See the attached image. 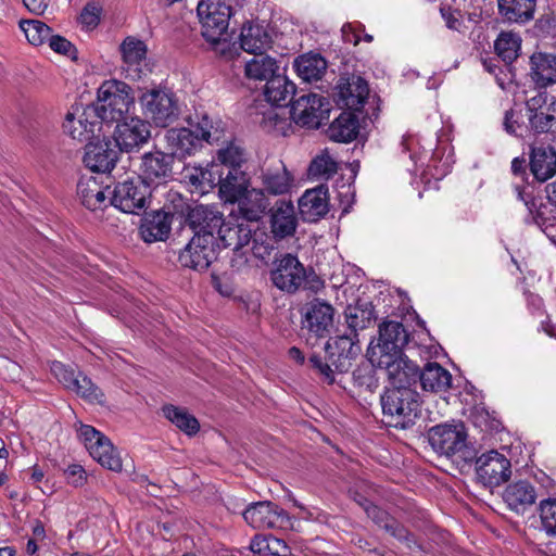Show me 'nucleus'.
I'll use <instances>...</instances> for the list:
<instances>
[{
  "label": "nucleus",
  "instance_id": "1",
  "mask_svg": "<svg viewBox=\"0 0 556 556\" xmlns=\"http://www.w3.org/2000/svg\"><path fill=\"white\" fill-rule=\"evenodd\" d=\"M361 353L358 333L345 332L327 341L324 356L312 354L309 363L319 378L328 383L336 382V375L346 372L352 366V359Z\"/></svg>",
  "mask_w": 556,
  "mask_h": 556
},
{
  "label": "nucleus",
  "instance_id": "2",
  "mask_svg": "<svg viewBox=\"0 0 556 556\" xmlns=\"http://www.w3.org/2000/svg\"><path fill=\"white\" fill-rule=\"evenodd\" d=\"M190 119L189 128H172L166 132V141L170 148V154L179 157L193 154L202 147V142H218L224 137L220 122L213 123L206 114L195 115Z\"/></svg>",
  "mask_w": 556,
  "mask_h": 556
},
{
  "label": "nucleus",
  "instance_id": "3",
  "mask_svg": "<svg viewBox=\"0 0 556 556\" xmlns=\"http://www.w3.org/2000/svg\"><path fill=\"white\" fill-rule=\"evenodd\" d=\"M232 2L233 0H200L197 7L202 36L224 56H231V43L225 36L232 15Z\"/></svg>",
  "mask_w": 556,
  "mask_h": 556
},
{
  "label": "nucleus",
  "instance_id": "4",
  "mask_svg": "<svg viewBox=\"0 0 556 556\" xmlns=\"http://www.w3.org/2000/svg\"><path fill=\"white\" fill-rule=\"evenodd\" d=\"M382 414L390 427L407 429L420 414V396L416 389L386 388L380 399Z\"/></svg>",
  "mask_w": 556,
  "mask_h": 556
},
{
  "label": "nucleus",
  "instance_id": "5",
  "mask_svg": "<svg viewBox=\"0 0 556 556\" xmlns=\"http://www.w3.org/2000/svg\"><path fill=\"white\" fill-rule=\"evenodd\" d=\"M134 104L135 97L130 86L119 80H106L98 89L97 106L91 109V113L101 123H118L127 117Z\"/></svg>",
  "mask_w": 556,
  "mask_h": 556
},
{
  "label": "nucleus",
  "instance_id": "6",
  "mask_svg": "<svg viewBox=\"0 0 556 556\" xmlns=\"http://www.w3.org/2000/svg\"><path fill=\"white\" fill-rule=\"evenodd\" d=\"M431 447L446 457L458 456L465 462L473 458V452L467 445V432L463 424L438 425L428 431Z\"/></svg>",
  "mask_w": 556,
  "mask_h": 556
},
{
  "label": "nucleus",
  "instance_id": "7",
  "mask_svg": "<svg viewBox=\"0 0 556 556\" xmlns=\"http://www.w3.org/2000/svg\"><path fill=\"white\" fill-rule=\"evenodd\" d=\"M143 115L157 127L174 123L179 114L175 94L166 88H152L139 97Z\"/></svg>",
  "mask_w": 556,
  "mask_h": 556
},
{
  "label": "nucleus",
  "instance_id": "8",
  "mask_svg": "<svg viewBox=\"0 0 556 556\" xmlns=\"http://www.w3.org/2000/svg\"><path fill=\"white\" fill-rule=\"evenodd\" d=\"M252 229L249 222L240 216H229L218 231V238L225 248H230L236 257L231 260V266L240 268L248 263L247 250L251 243Z\"/></svg>",
  "mask_w": 556,
  "mask_h": 556
},
{
  "label": "nucleus",
  "instance_id": "9",
  "mask_svg": "<svg viewBox=\"0 0 556 556\" xmlns=\"http://www.w3.org/2000/svg\"><path fill=\"white\" fill-rule=\"evenodd\" d=\"M78 437L90 456L102 467L116 472L122 470L123 462L119 453L108 437L89 425H80Z\"/></svg>",
  "mask_w": 556,
  "mask_h": 556
},
{
  "label": "nucleus",
  "instance_id": "10",
  "mask_svg": "<svg viewBox=\"0 0 556 556\" xmlns=\"http://www.w3.org/2000/svg\"><path fill=\"white\" fill-rule=\"evenodd\" d=\"M110 204L128 214H139L147 206L151 188L138 177L117 182L110 191Z\"/></svg>",
  "mask_w": 556,
  "mask_h": 556
},
{
  "label": "nucleus",
  "instance_id": "11",
  "mask_svg": "<svg viewBox=\"0 0 556 556\" xmlns=\"http://www.w3.org/2000/svg\"><path fill=\"white\" fill-rule=\"evenodd\" d=\"M168 201L173 204V210L167 206V211L161 210L146 217L140 227V233L146 242L163 241L167 239L170 232L172 219L175 214H185L186 201L178 192H169Z\"/></svg>",
  "mask_w": 556,
  "mask_h": 556
},
{
  "label": "nucleus",
  "instance_id": "12",
  "mask_svg": "<svg viewBox=\"0 0 556 556\" xmlns=\"http://www.w3.org/2000/svg\"><path fill=\"white\" fill-rule=\"evenodd\" d=\"M371 361L377 363L378 368L386 370L389 380L387 388L415 389L419 377V367L403 353L391 356L382 355L374 357Z\"/></svg>",
  "mask_w": 556,
  "mask_h": 556
},
{
  "label": "nucleus",
  "instance_id": "13",
  "mask_svg": "<svg viewBox=\"0 0 556 556\" xmlns=\"http://www.w3.org/2000/svg\"><path fill=\"white\" fill-rule=\"evenodd\" d=\"M245 522L253 529H289L292 527L288 513L277 504L264 501L251 503L242 513Z\"/></svg>",
  "mask_w": 556,
  "mask_h": 556
},
{
  "label": "nucleus",
  "instance_id": "14",
  "mask_svg": "<svg viewBox=\"0 0 556 556\" xmlns=\"http://www.w3.org/2000/svg\"><path fill=\"white\" fill-rule=\"evenodd\" d=\"M306 278V269L295 255L287 253L275 260L270 280L279 290L295 293L304 286Z\"/></svg>",
  "mask_w": 556,
  "mask_h": 556
},
{
  "label": "nucleus",
  "instance_id": "15",
  "mask_svg": "<svg viewBox=\"0 0 556 556\" xmlns=\"http://www.w3.org/2000/svg\"><path fill=\"white\" fill-rule=\"evenodd\" d=\"M151 137L150 123L138 117H126L116 123L114 129V144L122 152L138 151Z\"/></svg>",
  "mask_w": 556,
  "mask_h": 556
},
{
  "label": "nucleus",
  "instance_id": "16",
  "mask_svg": "<svg viewBox=\"0 0 556 556\" xmlns=\"http://www.w3.org/2000/svg\"><path fill=\"white\" fill-rule=\"evenodd\" d=\"M186 223L194 232V237H211L215 239L224 224V214L216 205L197 204L185 206Z\"/></svg>",
  "mask_w": 556,
  "mask_h": 556
},
{
  "label": "nucleus",
  "instance_id": "17",
  "mask_svg": "<svg viewBox=\"0 0 556 556\" xmlns=\"http://www.w3.org/2000/svg\"><path fill=\"white\" fill-rule=\"evenodd\" d=\"M510 460L497 451H489L476 459L478 480L485 486H498L511 475Z\"/></svg>",
  "mask_w": 556,
  "mask_h": 556
},
{
  "label": "nucleus",
  "instance_id": "18",
  "mask_svg": "<svg viewBox=\"0 0 556 556\" xmlns=\"http://www.w3.org/2000/svg\"><path fill=\"white\" fill-rule=\"evenodd\" d=\"M526 105L530 129L535 135L551 132L555 124L556 98L546 91H540Z\"/></svg>",
  "mask_w": 556,
  "mask_h": 556
},
{
  "label": "nucleus",
  "instance_id": "19",
  "mask_svg": "<svg viewBox=\"0 0 556 556\" xmlns=\"http://www.w3.org/2000/svg\"><path fill=\"white\" fill-rule=\"evenodd\" d=\"M409 336L404 326L394 320L383 321L379 327V340L376 345L369 346L367 354L370 359L382 355H396L403 353L408 343Z\"/></svg>",
  "mask_w": 556,
  "mask_h": 556
},
{
  "label": "nucleus",
  "instance_id": "20",
  "mask_svg": "<svg viewBox=\"0 0 556 556\" xmlns=\"http://www.w3.org/2000/svg\"><path fill=\"white\" fill-rule=\"evenodd\" d=\"M333 315L334 308L331 304L314 299L302 308L303 329H306L311 337L325 338L332 327Z\"/></svg>",
  "mask_w": 556,
  "mask_h": 556
},
{
  "label": "nucleus",
  "instance_id": "21",
  "mask_svg": "<svg viewBox=\"0 0 556 556\" xmlns=\"http://www.w3.org/2000/svg\"><path fill=\"white\" fill-rule=\"evenodd\" d=\"M217 257L216 240L211 237H192L179 254V263L194 270H206Z\"/></svg>",
  "mask_w": 556,
  "mask_h": 556
},
{
  "label": "nucleus",
  "instance_id": "22",
  "mask_svg": "<svg viewBox=\"0 0 556 556\" xmlns=\"http://www.w3.org/2000/svg\"><path fill=\"white\" fill-rule=\"evenodd\" d=\"M174 156L154 150L141 156L138 178L150 188L151 185H160L172 176Z\"/></svg>",
  "mask_w": 556,
  "mask_h": 556
},
{
  "label": "nucleus",
  "instance_id": "23",
  "mask_svg": "<svg viewBox=\"0 0 556 556\" xmlns=\"http://www.w3.org/2000/svg\"><path fill=\"white\" fill-rule=\"evenodd\" d=\"M369 94L367 81L361 76L340 77L337 86L336 102L341 108L359 111Z\"/></svg>",
  "mask_w": 556,
  "mask_h": 556
},
{
  "label": "nucleus",
  "instance_id": "24",
  "mask_svg": "<svg viewBox=\"0 0 556 556\" xmlns=\"http://www.w3.org/2000/svg\"><path fill=\"white\" fill-rule=\"evenodd\" d=\"M328 104L325 97L317 93L301 96L291 104V117L301 125L317 128L324 113V106Z\"/></svg>",
  "mask_w": 556,
  "mask_h": 556
},
{
  "label": "nucleus",
  "instance_id": "25",
  "mask_svg": "<svg viewBox=\"0 0 556 556\" xmlns=\"http://www.w3.org/2000/svg\"><path fill=\"white\" fill-rule=\"evenodd\" d=\"M77 112H68L63 123L64 131L78 142L89 143L98 138L97 132L101 130V122L91 109L84 110L76 117Z\"/></svg>",
  "mask_w": 556,
  "mask_h": 556
},
{
  "label": "nucleus",
  "instance_id": "26",
  "mask_svg": "<svg viewBox=\"0 0 556 556\" xmlns=\"http://www.w3.org/2000/svg\"><path fill=\"white\" fill-rule=\"evenodd\" d=\"M118 153L119 150L110 140L90 141L85 148L84 163L92 172L106 173L115 166Z\"/></svg>",
  "mask_w": 556,
  "mask_h": 556
},
{
  "label": "nucleus",
  "instance_id": "27",
  "mask_svg": "<svg viewBox=\"0 0 556 556\" xmlns=\"http://www.w3.org/2000/svg\"><path fill=\"white\" fill-rule=\"evenodd\" d=\"M227 173L219 166L218 169V192L225 202H238L249 191L247 174L240 168H226Z\"/></svg>",
  "mask_w": 556,
  "mask_h": 556
},
{
  "label": "nucleus",
  "instance_id": "28",
  "mask_svg": "<svg viewBox=\"0 0 556 556\" xmlns=\"http://www.w3.org/2000/svg\"><path fill=\"white\" fill-rule=\"evenodd\" d=\"M298 219L291 201L278 200L270 210V229L278 240L292 237L296 230Z\"/></svg>",
  "mask_w": 556,
  "mask_h": 556
},
{
  "label": "nucleus",
  "instance_id": "29",
  "mask_svg": "<svg viewBox=\"0 0 556 556\" xmlns=\"http://www.w3.org/2000/svg\"><path fill=\"white\" fill-rule=\"evenodd\" d=\"M359 506L364 508L367 516L370 519H372L375 523H377L380 528L384 529L388 533H390L399 541L405 542L407 547L419 548V545L413 539V535L394 518H392L386 510L381 509L375 504H366L363 502H359Z\"/></svg>",
  "mask_w": 556,
  "mask_h": 556
},
{
  "label": "nucleus",
  "instance_id": "30",
  "mask_svg": "<svg viewBox=\"0 0 556 556\" xmlns=\"http://www.w3.org/2000/svg\"><path fill=\"white\" fill-rule=\"evenodd\" d=\"M327 188L318 186L306 190L299 200V211L304 222L314 223L324 217L329 210Z\"/></svg>",
  "mask_w": 556,
  "mask_h": 556
},
{
  "label": "nucleus",
  "instance_id": "31",
  "mask_svg": "<svg viewBox=\"0 0 556 556\" xmlns=\"http://www.w3.org/2000/svg\"><path fill=\"white\" fill-rule=\"evenodd\" d=\"M219 166L207 164L203 167L188 164L184 167L181 176L184 181L190 185L194 191L204 194L217 186Z\"/></svg>",
  "mask_w": 556,
  "mask_h": 556
},
{
  "label": "nucleus",
  "instance_id": "32",
  "mask_svg": "<svg viewBox=\"0 0 556 556\" xmlns=\"http://www.w3.org/2000/svg\"><path fill=\"white\" fill-rule=\"evenodd\" d=\"M534 486L526 480H519L506 486L503 500L510 510L517 514L525 513L536 500Z\"/></svg>",
  "mask_w": 556,
  "mask_h": 556
},
{
  "label": "nucleus",
  "instance_id": "33",
  "mask_svg": "<svg viewBox=\"0 0 556 556\" xmlns=\"http://www.w3.org/2000/svg\"><path fill=\"white\" fill-rule=\"evenodd\" d=\"M530 77L538 88H546L556 83V56L545 52H534L530 58Z\"/></svg>",
  "mask_w": 556,
  "mask_h": 556
},
{
  "label": "nucleus",
  "instance_id": "34",
  "mask_svg": "<svg viewBox=\"0 0 556 556\" xmlns=\"http://www.w3.org/2000/svg\"><path fill=\"white\" fill-rule=\"evenodd\" d=\"M271 36L267 28L258 22H247L240 34V46L242 50L254 54L266 51L271 47Z\"/></svg>",
  "mask_w": 556,
  "mask_h": 556
},
{
  "label": "nucleus",
  "instance_id": "35",
  "mask_svg": "<svg viewBox=\"0 0 556 556\" xmlns=\"http://www.w3.org/2000/svg\"><path fill=\"white\" fill-rule=\"evenodd\" d=\"M530 169L536 180L544 182L556 174V150L552 146L533 147Z\"/></svg>",
  "mask_w": 556,
  "mask_h": 556
},
{
  "label": "nucleus",
  "instance_id": "36",
  "mask_svg": "<svg viewBox=\"0 0 556 556\" xmlns=\"http://www.w3.org/2000/svg\"><path fill=\"white\" fill-rule=\"evenodd\" d=\"M77 194L81 204L90 211L103 210L110 205L105 188L93 177L79 180Z\"/></svg>",
  "mask_w": 556,
  "mask_h": 556
},
{
  "label": "nucleus",
  "instance_id": "37",
  "mask_svg": "<svg viewBox=\"0 0 556 556\" xmlns=\"http://www.w3.org/2000/svg\"><path fill=\"white\" fill-rule=\"evenodd\" d=\"M121 52L124 63L127 65V76L132 79L140 78L147 54L144 42L134 37H127L121 45Z\"/></svg>",
  "mask_w": 556,
  "mask_h": 556
},
{
  "label": "nucleus",
  "instance_id": "38",
  "mask_svg": "<svg viewBox=\"0 0 556 556\" xmlns=\"http://www.w3.org/2000/svg\"><path fill=\"white\" fill-rule=\"evenodd\" d=\"M418 380L425 391L445 392L452 384L451 372L438 363H428L424 370H419Z\"/></svg>",
  "mask_w": 556,
  "mask_h": 556
},
{
  "label": "nucleus",
  "instance_id": "39",
  "mask_svg": "<svg viewBox=\"0 0 556 556\" xmlns=\"http://www.w3.org/2000/svg\"><path fill=\"white\" fill-rule=\"evenodd\" d=\"M500 15L518 24H526L534 17L536 0H497Z\"/></svg>",
  "mask_w": 556,
  "mask_h": 556
},
{
  "label": "nucleus",
  "instance_id": "40",
  "mask_svg": "<svg viewBox=\"0 0 556 556\" xmlns=\"http://www.w3.org/2000/svg\"><path fill=\"white\" fill-rule=\"evenodd\" d=\"M295 93V85L285 75L276 74L266 81L264 96L267 102L285 106L291 102Z\"/></svg>",
  "mask_w": 556,
  "mask_h": 556
},
{
  "label": "nucleus",
  "instance_id": "41",
  "mask_svg": "<svg viewBox=\"0 0 556 556\" xmlns=\"http://www.w3.org/2000/svg\"><path fill=\"white\" fill-rule=\"evenodd\" d=\"M279 71L278 62L275 58L264 52L254 53L253 56L244 61V74L251 80H268Z\"/></svg>",
  "mask_w": 556,
  "mask_h": 556
},
{
  "label": "nucleus",
  "instance_id": "42",
  "mask_svg": "<svg viewBox=\"0 0 556 556\" xmlns=\"http://www.w3.org/2000/svg\"><path fill=\"white\" fill-rule=\"evenodd\" d=\"M298 76L307 83L319 80L327 70L326 60L318 53H306L294 60Z\"/></svg>",
  "mask_w": 556,
  "mask_h": 556
},
{
  "label": "nucleus",
  "instance_id": "43",
  "mask_svg": "<svg viewBox=\"0 0 556 556\" xmlns=\"http://www.w3.org/2000/svg\"><path fill=\"white\" fill-rule=\"evenodd\" d=\"M546 199L547 203L541 204L538 210L535 222L546 237L556 243V217L553 215V207L556 206V182L546 186Z\"/></svg>",
  "mask_w": 556,
  "mask_h": 556
},
{
  "label": "nucleus",
  "instance_id": "44",
  "mask_svg": "<svg viewBox=\"0 0 556 556\" xmlns=\"http://www.w3.org/2000/svg\"><path fill=\"white\" fill-rule=\"evenodd\" d=\"M239 216L247 222H257L262 218L268 201L262 190L252 189L238 201Z\"/></svg>",
  "mask_w": 556,
  "mask_h": 556
},
{
  "label": "nucleus",
  "instance_id": "45",
  "mask_svg": "<svg viewBox=\"0 0 556 556\" xmlns=\"http://www.w3.org/2000/svg\"><path fill=\"white\" fill-rule=\"evenodd\" d=\"M292 180L291 174L280 161L275 166L268 167L263 173L264 189L274 195L289 192Z\"/></svg>",
  "mask_w": 556,
  "mask_h": 556
},
{
  "label": "nucleus",
  "instance_id": "46",
  "mask_svg": "<svg viewBox=\"0 0 556 556\" xmlns=\"http://www.w3.org/2000/svg\"><path fill=\"white\" fill-rule=\"evenodd\" d=\"M358 128V118L351 112H343L329 126L328 136L337 142H350L357 137Z\"/></svg>",
  "mask_w": 556,
  "mask_h": 556
},
{
  "label": "nucleus",
  "instance_id": "47",
  "mask_svg": "<svg viewBox=\"0 0 556 556\" xmlns=\"http://www.w3.org/2000/svg\"><path fill=\"white\" fill-rule=\"evenodd\" d=\"M497 55L506 63H513L519 55L521 49V38L511 31H503L498 35L494 43Z\"/></svg>",
  "mask_w": 556,
  "mask_h": 556
},
{
  "label": "nucleus",
  "instance_id": "48",
  "mask_svg": "<svg viewBox=\"0 0 556 556\" xmlns=\"http://www.w3.org/2000/svg\"><path fill=\"white\" fill-rule=\"evenodd\" d=\"M163 414L172 424L188 435L195 434L200 429L197 418L185 408L166 405L163 407Z\"/></svg>",
  "mask_w": 556,
  "mask_h": 556
},
{
  "label": "nucleus",
  "instance_id": "49",
  "mask_svg": "<svg viewBox=\"0 0 556 556\" xmlns=\"http://www.w3.org/2000/svg\"><path fill=\"white\" fill-rule=\"evenodd\" d=\"M377 363L370 359L358 365L353 371V381L355 386L366 391L372 392L379 386V379L376 372Z\"/></svg>",
  "mask_w": 556,
  "mask_h": 556
},
{
  "label": "nucleus",
  "instance_id": "50",
  "mask_svg": "<svg viewBox=\"0 0 556 556\" xmlns=\"http://www.w3.org/2000/svg\"><path fill=\"white\" fill-rule=\"evenodd\" d=\"M20 28L25 34L28 42L34 46L42 45L52 35V29L39 20H22Z\"/></svg>",
  "mask_w": 556,
  "mask_h": 556
},
{
  "label": "nucleus",
  "instance_id": "51",
  "mask_svg": "<svg viewBox=\"0 0 556 556\" xmlns=\"http://www.w3.org/2000/svg\"><path fill=\"white\" fill-rule=\"evenodd\" d=\"M374 318V309L370 304L366 305L365 307H350L346 313L349 331L352 333H357L358 330L367 328Z\"/></svg>",
  "mask_w": 556,
  "mask_h": 556
},
{
  "label": "nucleus",
  "instance_id": "52",
  "mask_svg": "<svg viewBox=\"0 0 556 556\" xmlns=\"http://www.w3.org/2000/svg\"><path fill=\"white\" fill-rule=\"evenodd\" d=\"M338 170L337 162L329 155L327 151L317 155L308 167V174L312 177L328 179Z\"/></svg>",
  "mask_w": 556,
  "mask_h": 556
},
{
  "label": "nucleus",
  "instance_id": "53",
  "mask_svg": "<svg viewBox=\"0 0 556 556\" xmlns=\"http://www.w3.org/2000/svg\"><path fill=\"white\" fill-rule=\"evenodd\" d=\"M77 386H74L73 390L76 392L77 395L83 397L89 403H96V404H103L104 393L101 391V389L96 386L90 378L87 376H84L79 374Z\"/></svg>",
  "mask_w": 556,
  "mask_h": 556
},
{
  "label": "nucleus",
  "instance_id": "54",
  "mask_svg": "<svg viewBox=\"0 0 556 556\" xmlns=\"http://www.w3.org/2000/svg\"><path fill=\"white\" fill-rule=\"evenodd\" d=\"M541 527L548 535L556 534V498H545L539 504Z\"/></svg>",
  "mask_w": 556,
  "mask_h": 556
},
{
  "label": "nucleus",
  "instance_id": "55",
  "mask_svg": "<svg viewBox=\"0 0 556 556\" xmlns=\"http://www.w3.org/2000/svg\"><path fill=\"white\" fill-rule=\"evenodd\" d=\"M262 119L260 121L261 126L267 132H274L276 135H287L288 128L291 126L287 118L279 116L278 112L274 108H268L262 113Z\"/></svg>",
  "mask_w": 556,
  "mask_h": 556
},
{
  "label": "nucleus",
  "instance_id": "56",
  "mask_svg": "<svg viewBox=\"0 0 556 556\" xmlns=\"http://www.w3.org/2000/svg\"><path fill=\"white\" fill-rule=\"evenodd\" d=\"M251 242V248H245V250H250L256 258L265 261L270 256L274 250V243L273 239L267 233L256 232L254 230Z\"/></svg>",
  "mask_w": 556,
  "mask_h": 556
},
{
  "label": "nucleus",
  "instance_id": "57",
  "mask_svg": "<svg viewBox=\"0 0 556 556\" xmlns=\"http://www.w3.org/2000/svg\"><path fill=\"white\" fill-rule=\"evenodd\" d=\"M218 160L227 168H240V165L244 160V153L239 146L230 143L225 149H220L218 151Z\"/></svg>",
  "mask_w": 556,
  "mask_h": 556
},
{
  "label": "nucleus",
  "instance_id": "58",
  "mask_svg": "<svg viewBox=\"0 0 556 556\" xmlns=\"http://www.w3.org/2000/svg\"><path fill=\"white\" fill-rule=\"evenodd\" d=\"M51 372L68 390H73L74 386L78 383L79 375L76 376L72 369L61 362L52 363Z\"/></svg>",
  "mask_w": 556,
  "mask_h": 556
},
{
  "label": "nucleus",
  "instance_id": "59",
  "mask_svg": "<svg viewBox=\"0 0 556 556\" xmlns=\"http://www.w3.org/2000/svg\"><path fill=\"white\" fill-rule=\"evenodd\" d=\"M66 482L75 488L83 486L87 482V472L79 464H71L64 469Z\"/></svg>",
  "mask_w": 556,
  "mask_h": 556
},
{
  "label": "nucleus",
  "instance_id": "60",
  "mask_svg": "<svg viewBox=\"0 0 556 556\" xmlns=\"http://www.w3.org/2000/svg\"><path fill=\"white\" fill-rule=\"evenodd\" d=\"M49 47L56 53L66 55V56H75L76 49L66 38L59 35H51L49 40Z\"/></svg>",
  "mask_w": 556,
  "mask_h": 556
},
{
  "label": "nucleus",
  "instance_id": "61",
  "mask_svg": "<svg viewBox=\"0 0 556 556\" xmlns=\"http://www.w3.org/2000/svg\"><path fill=\"white\" fill-rule=\"evenodd\" d=\"M100 8L94 4H87L79 15V21L85 27L92 29L100 22Z\"/></svg>",
  "mask_w": 556,
  "mask_h": 556
},
{
  "label": "nucleus",
  "instance_id": "62",
  "mask_svg": "<svg viewBox=\"0 0 556 556\" xmlns=\"http://www.w3.org/2000/svg\"><path fill=\"white\" fill-rule=\"evenodd\" d=\"M440 12L447 28L460 31L464 25V20L460 11L452 10L451 8H441Z\"/></svg>",
  "mask_w": 556,
  "mask_h": 556
},
{
  "label": "nucleus",
  "instance_id": "63",
  "mask_svg": "<svg viewBox=\"0 0 556 556\" xmlns=\"http://www.w3.org/2000/svg\"><path fill=\"white\" fill-rule=\"evenodd\" d=\"M268 554L273 556H286L289 552V547L285 541L275 538L273 535H268Z\"/></svg>",
  "mask_w": 556,
  "mask_h": 556
},
{
  "label": "nucleus",
  "instance_id": "64",
  "mask_svg": "<svg viewBox=\"0 0 556 556\" xmlns=\"http://www.w3.org/2000/svg\"><path fill=\"white\" fill-rule=\"evenodd\" d=\"M343 41L356 46L361 38L356 29L351 24H345L341 29Z\"/></svg>",
  "mask_w": 556,
  "mask_h": 556
}]
</instances>
